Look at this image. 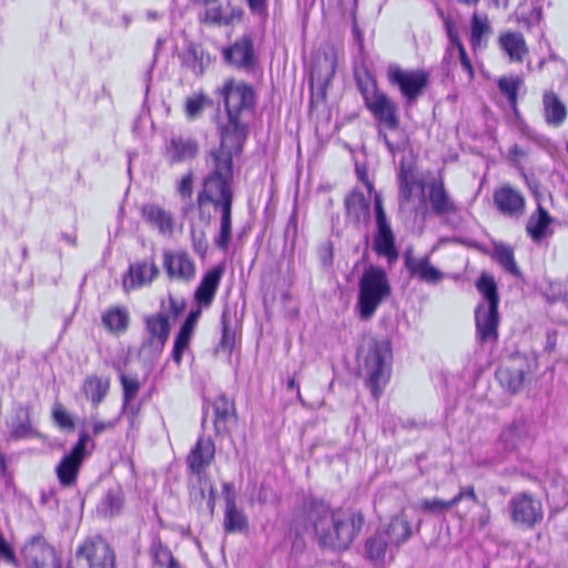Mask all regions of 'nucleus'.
Wrapping results in <instances>:
<instances>
[{
	"label": "nucleus",
	"mask_w": 568,
	"mask_h": 568,
	"mask_svg": "<svg viewBox=\"0 0 568 568\" xmlns=\"http://www.w3.org/2000/svg\"><path fill=\"white\" fill-rule=\"evenodd\" d=\"M215 94L223 102L227 121L220 128V145L207 152L211 155L225 154L233 160L243 153L244 143L248 136V121L252 116L256 94L253 87L233 78L226 79Z\"/></svg>",
	"instance_id": "nucleus-1"
},
{
	"label": "nucleus",
	"mask_w": 568,
	"mask_h": 568,
	"mask_svg": "<svg viewBox=\"0 0 568 568\" xmlns=\"http://www.w3.org/2000/svg\"><path fill=\"white\" fill-rule=\"evenodd\" d=\"M303 516L322 548L346 550L362 530L364 517L353 509H332L323 499L310 496L303 501Z\"/></svg>",
	"instance_id": "nucleus-2"
},
{
	"label": "nucleus",
	"mask_w": 568,
	"mask_h": 568,
	"mask_svg": "<svg viewBox=\"0 0 568 568\" xmlns=\"http://www.w3.org/2000/svg\"><path fill=\"white\" fill-rule=\"evenodd\" d=\"M357 88L363 97L366 109L378 121V139L384 142L388 152L395 155L402 152L408 144L406 134L400 133L396 140H392L384 128L397 131L399 128L398 105L385 92L379 91L373 77L366 74L365 78L356 77Z\"/></svg>",
	"instance_id": "nucleus-3"
},
{
	"label": "nucleus",
	"mask_w": 568,
	"mask_h": 568,
	"mask_svg": "<svg viewBox=\"0 0 568 568\" xmlns=\"http://www.w3.org/2000/svg\"><path fill=\"white\" fill-rule=\"evenodd\" d=\"M205 164L207 173L202 180V187L196 194L195 203L190 202L183 207L184 214L195 207L197 220L204 227L212 222L209 206L212 205L217 211L221 196L224 195L227 185L233 184L234 181V163L225 154H206Z\"/></svg>",
	"instance_id": "nucleus-4"
},
{
	"label": "nucleus",
	"mask_w": 568,
	"mask_h": 568,
	"mask_svg": "<svg viewBox=\"0 0 568 568\" xmlns=\"http://www.w3.org/2000/svg\"><path fill=\"white\" fill-rule=\"evenodd\" d=\"M390 294L386 271L375 265L366 267L358 282L357 308L361 318L369 320Z\"/></svg>",
	"instance_id": "nucleus-5"
},
{
	"label": "nucleus",
	"mask_w": 568,
	"mask_h": 568,
	"mask_svg": "<svg viewBox=\"0 0 568 568\" xmlns=\"http://www.w3.org/2000/svg\"><path fill=\"white\" fill-rule=\"evenodd\" d=\"M364 355V367L367 372V387L375 399H377L390 375L389 359L392 348L387 341L371 338L359 351Z\"/></svg>",
	"instance_id": "nucleus-6"
},
{
	"label": "nucleus",
	"mask_w": 568,
	"mask_h": 568,
	"mask_svg": "<svg viewBox=\"0 0 568 568\" xmlns=\"http://www.w3.org/2000/svg\"><path fill=\"white\" fill-rule=\"evenodd\" d=\"M68 568H116L115 552L102 537L88 538L78 546Z\"/></svg>",
	"instance_id": "nucleus-7"
},
{
	"label": "nucleus",
	"mask_w": 568,
	"mask_h": 568,
	"mask_svg": "<svg viewBox=\"0 0 568 568\" xmlns=\"http://www.w3.org/2000/svg\"><path fill=\"white\" fill-rule=\"evenodd\" d=\"M387 78L396 85L407 105L414 104L428 85V74L424 70H404L398 65H389Z\"/></svg>",
	"instance_id": "nucleus-8"
},
{
	"label": "nucleus",
	"mask_w": 568,
	"mask_h": 568,
	"mask_svg": "<svg viewBox=\"0 0 568 568\" xmlns=\"http://www.w3.org/2000/svg\"><path fill=\"white\" fill-rule=\"evenodd\" d=\"M215 448L211 439L199 438L196 445L192 448L187 456V466L192 475L196 477L199 489L191 496L194 500L205 499V487L207 475L205 468L211 464L214 458Z\"/></svg>",
	"instance_id": "nucleus-9"
},
{
	"label": "nucleus",
	"mask_w": 568,
	"mask_h": 568,
	"mask_svg": "<svg viewBox=\"0 0 568 568\" xmlns=\"http://www.w3.org/2000/svg\"><path fill=\"white\" fill-rule=\"evenodd\" d=\"M508 511L513 523L529 529L534 528L544 517L541 501L526 491L517 493L510 498Z\"/></svg>",
	"instance_id": "nucleus-10"
},
{
	"label": "nucleus",
	"mask_w": 568,
	"mask_h": 568,
	"mask_svg": "<svg viewBox=\"0 0 568 568\" xmlns=\"http://www.w3.org/2000/svg\"><path fill=\"white\" fill-rule=\"evenodd\" d=\"M224 60L236 69L245 71L254 70L257 58L254 51V42L251 34H244L223 51Z\"/></svg>",
	"instance_id": "nucleus-11"
},
{
	"label": "nucleus",
	"mask_w": 568,
	"mask_h": 568,
	"mask_svg": "<svg viewBox=\"0 0 568 568\" xmlns=\"http://www.w3.org/2000/svg\"><path fill=\"white\" fill-rule=\"evenodd\" d=\"M475 323L478 344L484 345L498 341V307H486L484 303L479 304L475 311Z\"/></svg>",
	"instance_id": "nucleus-12"
},
{
	"label": "nucleus",
	"mask_w": 568,
	"mask_h": 568,
	"mask_svg": "<svg viewBox=\"0 0 568 568\" xmlns=\"http://www.w3.org/2000/svg\"><path fill=\"white\" fill-rule=\"evenodd\" d=\"M404 265L410 277L423 283L436 285L444 278V273L432 265L428 256L415 257L412 248L404 253Z\"/></svg>",
	"instance_id": "nucleus-13"
},
{
	"label": "nucleus",
	"mask_w": 568,
	"mask_h": 568,
	"mask_svg": "<svg viewBox=\"0 0 568 568\" xmlns=\"http://www.w3.org/2000/svg\"><path fill=\"white\" fill-rule=\"evenodd\" d=\"M199 151V142L195 139L173 134L165 143L164 155L170 164H176L195 159Z\"/></svg>",
	"instance_id": "nucleus-14"
},
{
	"label": "nucleus",
	"mask_w": 568,
	"mask_h": 568,
	"mask_svg": "<svg viewBox=\"0 0 568 568\" xmlns=\"http://www.w3.org/2000/svg\"><path fill=\"white\" fill-rule=\"evenodd\" d=\"M160 274L155 262L151 260L139 261L130 265L123 277L125 290H135L150 285Z\"/></svg>",
	"instance_id": "nucleus-15"
},
{
	"label": "nucleus",
	"mask_w": 568,
	"mask_h": 568,
	"mask_svg": "<svg viewBox=\"0 0 568 568\" xmlns=\"http://www.w3.org/2000/svg\"><path fill=\"white\" fill-rule=\"evenodd\" d=\"M494 202L498 211L509 217H519L525 211V197L514 187L506 185L494 192Z\"/></svg>",
	"instance_id": "nucleus-16"
},
{
	"label": "nucleus",
	"mask_w": 568,
	"mask_h": 568,
	"mask_svg": "<svg viewBox=\"0 0 568 568\" xmlns=\"http://www.w3.org/2000/svg\"><path fill=\"white\" fill-rule=\"evenodd\" d=\"M145 328L149 337L144 342V346H152L158 353L162 352L171 331L169 316L161 312L148 316L145 318Z\"/></svg>",
	"instance_id": "nucleus-17"
},
{
	"label": "nucleus",
	"mask_w": 568,
	"mask_h": 568,
	"mask_svg": "<svg viewBox=\"0 0 568 568\" xmlns=\"http://www.w3.org/2000/svg\"><path fill=\"white\" fill-rule=\"evenodd\" d=\"M234 192L233 184H229L221 201L217 204L221 212L220 234L215 237L214 243L221 250H226L232 239V207Z\"/></svg>",
	"instance_id": "nucleus-18"
},
{
	"label": "nucleus",
	"mask_w": 568,
	"mask_h": 568,
	"mask_svg": "<svg viewBox=\"0 0 568 568\" xmlns=\"http://www.w3.org/2000/svg\"><path fill=\"white\" fill-rule=\"evenodd\" d=\"M164 268L172 278L191 281L195 275V265L186 252L164 253Z\"/></svg>",
	"instance_id": "nucleus-19"
},
{
	"label": "nucleus",
	"mask_w": 568,
	"mask_h": 568,
	"mask_svg": "<svg viewBox=\"0 0 568 568\" xmlns=\"http://www.w3.org/2000/svg\"><path fill=\"white\" fill-rule=\"evenodd\" d=\"M344 206L347 219L356 225L367 224L371 219V203L359 190H353L346 195Z\"/></svg>",
	"instance_id": "nucleus-20"
},
{
	"label": "nucleus",
	"mask_w": 568,
	"mask_h": 568,
	"mask_svg": "<svg viewBox=\"0 0 568 568\" xmlns=\"http://www.w3.org/2000/svg\"><path fill=\"white\" fill-rule=\"evenodd\" d=\"M383 535L389 541L390 547H399L405 544L413 535L408 516L400 511L392 517L386 527L379 528Z\"/></svg>",
	"instance_id": "nucleus-21"
},
{
	"label": "nucleus",
	"mask_w": 568,
	"mask_h": 568,
	"mask_svg": "<svg viewBox=\"0 0 568 568\" xmlns=\"http://www.w3.org/2000/svg\"><path fill=\"white\" fill-rule=\"evenodd\" d=\"M529 435L528 423L524 418L515 419L501 430L499 443L505 450L514 452L529 439Z\"/></svg>",
	"instance_id": "nucleus-22"
},
{
	"label": "nucleus",
	"mask_w": 568,
	"mask_h": 568,
	"mask_svg": "<svg viewBox=\"0 0 568 568\" xmlns=\"http://www.w3.org/2000/svg\"><path fill=\"white\" fill-rule=\"evenodd\" d=\"M398 180V203L403 209L410 202L415 186L418 184L417 169L414 163L400 161Z\"/></svg>",
	"instance_id": "nucleus-23"
},
{
	"label": "nucleus",
	"mask_w": 568,
	"mask_h": 568,
	"mask_svg": "<svg viewBox=\"0 0 568 568\" xmlns=\"http://www.w3.org/2000/svg\"><path fill=\"white\" fill-rule=\"evenodd\" d=\"M214 419L213 425L216 435H225L230 432V423L235 417V406L225 394H220L212 403Z\"/></svg>",
	"instance_id": "nucleus-24"
},
{
	"label": "nucleus",
	"mask_w": 568,
	"mask_h": 568,
	"mask_svg": "<svg viewBox=\"0 0 568 568\" xmlns=\"http://www.w3.org/2000/svg\"><path fill=\"white\" fill-rule=\"evenodd\" d=\"M552 221L554 219L548 211L541 204H538L536 212L530 214L526 224L528 236L535 243H540L545 237L551 235L552 232L549 230V225Z\"/></svg>",
	"instance_id": "nucleus-25"
},
{
	"label": "nucleus",
	"mask_w": 568,
	"mask_h": 568,
	"mask_svg": "<svg viewBox=\"0 0 568 568\" xmlns=\"http://www.w3.org/2000/svg\"><path fill=\"white\" fill-rule=\"evenodd\" d=\"M544 118L548 125L558 128L567 119V108L558 94L551 90L545 91L542 95Z\"/></svg>",
	"instance_id": "nucleus-26"
},
{
	"label": "nucleus",
	"mask_w": 568,
	"mask_h": 568,
	"mask_svg": "<svg viewBox=\"0 0 568 568\" xmlns=\"http://www.w3.org/2000/svg\"><path fill=\"white\" fill-rule=\"evenodd\" d=\"M223 272V266L217 265L204 274L199 287L195 291V300L200 304L209 306L212 303L216 290L220 285Z\"/></svg>",
	"instance_id": "nucleus-27"
},
{
	"label": "nucleus",
	"mask_w": 568,
	"mask_h": 568,
	"mask_svg": "<svg viewBox=\"0 0 568 568\" xmlns=\"http://www.w3.org/2000/svg\"><path fill=\"white\" fill-rule=\"evenodd\" d=\"M428 200L433 213L437 216H443L456 212V206L447 194L442 181H434L428 184Z\"/></svg>",
	"instance_id": "nucleus-28"
},
{
	"label": "nucleus",
	"mask_w": 568,
	"mask_h": 568,
	"mask_svg": "<svg viewBox=\"0 0 568 568\" xmlns=\"http://www.w3.org/2000/svg\"><path fill=\"white\" fill-rule=\"evenodd\" d=\"M124 506V494L119 485L110 487L102 496L97 507L99 516L113 518L122 513Z\"/></svg>",
	"instance_id": "nucleus-29"
},
{
	"label": "nucleus",
	"mask_w": 568,
	"mask_h": 568,
	"mask_svg": "<svg viewBox=\"0 0 568 568\" xmlns=\"http://www.w3.org/2000/svg\"><path fill=\"white\" fill-rule=\"evenodd\" d=\"M101 322L110 334L121 335L130 324V314L124 306H112L101 315Z\"/></svg>",
	"instance_id": "nucleus-30"
},
{
	"label": "nucleus",
	"mask_w": 568,
	"mask_h": 568,
	"mask_svg": "<svg viewBox=\"0 0 568 568\" xmlns=\"http://www.w3.org/2000/svg\"><path fill=\"white\" fill-rule=\"evenodd\" d=\"M388 549L390 552V558H393L389 541L379 529H377L373 536L367 538L365 542L366 558L371 560L375 566H383L385 564Z\"/></svg>",
	"instance_id": "nucleus-31"
},
{
	"label": "nucleus",
	"mask_w": 568,
	"mask_h": 568,
	"mask_svg": "<svg viewBox=\"0 0 568 568\" xmlns=\"http://www.w3.org/2000/svg\"><path fill=\"white\" fill-rule=\"evenodd\" d=\"M499 45L511 61L523 62L528 54V47L520 32L508 31L500 34Z\"/></svg>",
	"instance_id": "nucleus-32"
},
{
	"label": "nucleus",
	"mask_w": 568,
	"mask_h": 568,
	"mask_svg": "<svg viewBox=\"0 0 568 568\" xmlns=\"http://www.w3.org/2000/svg\"><path fill=\"white\" fill-rule=\"evenodd\" d=\"M110 377H101L98 375H89L85 377L82 392L94 408L104 400L110 389Z\"/></svg>",
	"instance_id": "nucleus-33"
},
{
	"label": "nucleus",
	"mask_w": 568,
	"mask_h": 568,
	"mask_svg": "<svg viewBox=\"0 0 568 568\" xmlns=\"http://www.w3.org/2000/svg\"><path fill=\"white\" fill-rule=\"evenodd\" d=\"M143 219L158 227L162 234H171L173 232L172 215L155 204H148L142 207Z\"/></svg>",
	"instance_id": "nucleus-34"
},
{
	"label": "nucleus",
	"mask_w": 568,
	"mask_h": 568,
	"mask_svg": "<svg viewBox=\"0 0 568 568\" xmlns=\"http://www.w3.org/2000/svg\"><path fill=\"white\" fill-rule=\"evenodd\" d=\"M336 71V58L335 55L324 53L315 62L311 73V84L317 81L322 87H326L331 83Z\"/></svg>",
	"instance_id": "nucleus-35"
},
{
	"label": "nucleus",
	"mask_w": 568,
	"mask_h": 568,
	"mask_svg": "<svg viewBox=\"0 0 568 568\" xmlns=\"http://www.w3.org/2000/svg\"><path fill=\"white\" fill-rule=\"evenodd\" d=\"M37 434V430L31 426L29 408L19 405L10 424V436L13 439H21L36 436Z\"/></svg>",
	"instance_id": "nucleus-36"
},
{
	"label": "nucleus",
	"mask_w": 568,
	"mask_h": 568,
	"mask_svg": "<svg viewBox=\"0 0 568 568\" xmlns=\"http://www.w3.org/2000/svg\"><path fill=\"white\" fill-rule=\"evenodd\" d=\"M525 375L526 372L523 368L510 366H501L496 371V378L499 384L513 394L518 393L523 388Z\"/></svg>",
	"instance_id": "nucleus-37"
},
{
	"label": "nucleus",
	"mask_w": 568,
	"mask_h": 568,
	"mask_svg": "<svg viewBox=\"0 0 568 568\" xmlns=\"http://www.w3.org/2000/svg\"><path fill=\"white\" fill-rule=\"evenodd\" d=\"M243 14L244 11L240 7H231L230 12H226L221 6H217L205 11L204 22L214 26H230L234 21H241Z\"/></svg>",
	"instance_id": "nucleus-38"
},
{
	"label": "nucleus",
	"mask_w": 568,
	"mask_h": 568,
	"mask_svg": "<svg viewBox=\"0 0 568 568\" xmlns=\"http://www.w3.org/2000/svg\"><path fill=\"white\" fill-rule=\"evenodd\" d=\"M224 529L226 532L245 531L248 529V520L243 511L237 509L233 498H227L224 515Z\"/></svg>",
	"instance_id": "nucleus-39"
},
{
	"label": "nucleus",
	"mask_w": 568,
	"mask_h": 568,
	"mask_svg": "<svg viewBox=\"0 0 568 568\" xmlns=\"http://www.w3.org/2000/svg\"><path fill=\"white\" fill-rule=\"evenodd\" d=\"M222 336L216 352L232 354L235 346V331L233 328V315L229 308H224L221 315Z\"/></svg>",
	"instance_id": "nucleus-40"
},
{
	"label": "nucleus",
	"mask_w": 568,
	"mask_h": 568,
	"mask_svg": "<svg viewBox=\"0 0 568 568\" xmlns=\"http://www.w3.org/2000/svg\"><path fill=\"white\" fill-rule=\"evenodd\" d=\"M373 248L377 255L387 258L389 267L398 260L395 235H375Z\"/></svg>",
	"instance_id": "nucleus-41"
},
{
	"label": "nucleus",
	"mask_w": 568,
	"mask_h": 568,
	"mask_svg": "<svg viewBox=\"0 0 568 568\" xmlns=\"http://www.w3.org/2000/svg\"><path fill=\"white\" fill-rule=\"evenodd\" d=\"M493 258L514 276H520V270L515 261L514 250L505 244H495Z\"/></svg>",
	"instance_id": "nucleus-42"
},
{
	"label": "nucleus",
	"mask_w": 568,
	"mask_h": 568,
	"mask_svg": "<svg viewBox=\"0 0 568 568\" xmlns=\"http://www.w3.org/2000/svg\"><path fill=\"white\" fill-rule=\"evenodd\" d=\"M182 64L195 75H202L205 69L203 50L199 45L190 43L182 54Z\"/></svg>",
	"instance_id": "nucleus-43"
},
{
	"label": "nucleus",
	"mask_w": 568,
	"mask_h": 568,
	"mask_svg": "<svg viewBox=\"0 0 568 568\" xmlns=\"http://www.w3.org/2000/svg\"><path fill=\"white\" fill-rule=\"evenodd\" d=\"M81 464L68 455L61 459L57 466V475L62 486H71L75 481Z\"/></svg>",
	"instance_id": "nucleus-44"
},
{
	"label": "nucleus",
	"mask_w": 568,
	"mask_h": 568,
	"mask_svg": "<svg viewBox=\"0 0 568 568\" xmlns=\"http://www.w3.org/2000/svg\"><path fill=\"white\" fill-rule=\"evenodd\" d=\"M476 287L486 300V307H498L499 296L497 292V285L491 275L485 273L481 274V276L477 280Z\"/></svg>",
	"instance_id": "nucleus-45"
},
{
	"label": "nucleus",
	"mask_w": 568,
	"mask_h": 568,
	"mask_svg": "<svg viewBox=\"0 0 568 568\" xmlns=\"http://www.w3.org/2000/svg\"><path fill=\"white\" fill-rule=\"evenodd\" d=\"M151 554L154 562L161 568H180V564L173 557L171 550L164 546L160 540L153 541L151 546Z\"/></svg>",
	"instance_id": "nucleus-46"
},
{
	"label": "nucleus",
	"mask_w": 568,
	"mask_h": 568,
	"mask_svg": "<svg viewBox=\"0 0 568 568\" xmlns=\"http://www.w3.org/2000/svg\"><path fill=\"white\" fill-rule=\"evenodd\" d=\"M491 27L489 24L487 16L480 18L477 13L471 17L470 23V43L474 48L481 44V40L485 36L491 33Z\"/></svg>",
	"instance_id": "nucleus-47"
},
{
	"label": "nucleus",
	"mask_w": 568,
	"mask_h": 568,
	"mask_svg": "<svg viewBox=\"0 0 568 568\" xmlns=\"http://www.w3.org/2000/svg\"><path fill=\"white\" fill-rule=\"evenodd\" d=\"M524 81L520 77H501L498 80L499 91L508 99L509 104L516 109L518 90Z\"/></svg>",
	"instance_id": "nucleus-48"
},
{
	"label": "nucleus",
	"mask_w": 568,
	"mask_h": 568,
	"mask_svg": "<svg viewBox=\"0 0 568 568\" xmlns=\"http://www.w3.org/2000/svg\"><path fill=\"white\" fill-rule=\"evenodd\" d=\"M374 211L377 232L375 235H395L390 227L386 212L383 206V199L379 194L374 196Z\"/></svg>",
	"instance_id": "nucleus-49"
},
{
	"label": "nucleus",
	"mask_w": 568,
	"mask_h": 568,
	"mask_svg": "<svg viewBox=\"0 0 568 568\" xmlns=\"http://www.w3.org/2000/svg\"><path fill=\"white\" fill-rule=\"evenodd\" d=\"M212 101L204 94L189 97L185 100L184 112L189 120L193 121L202 115L206 105H211Z\"/></svg>",
	"instance_id": "nucleus-50"
},
{
	"label": "nucleus",
	"mask_w": 568,
	"mask_h": 568,
	"mask_svg": "<svg viewBox=\"0 0 568 568\" xmlns=\"http://www.w3.org/2000/svg\"><path fill=\"white\" fill-rule=\"evenodd\" d=\"M193 329L187 328L185 326H181L178 335L175 336L172 357L176 365L181 364L182 355L184 351L189 347L191 337L193 335Z\"/></svg>",
	"instance_id": "nucleus-51"
},
{
	"label": "nucleus",
	"mask_w": 568,
	"mask_h": 568,
	"mask_svg": "<svg viewBox=\"0 0 568 568\" xmlns=\"http://www.w3.org/2000/svg\"><path fill=\"white\" fill-rule=\"evenodd\" d=\"M120 383L123 388V407L125 408L139 393L141 384L136 376H129L124 373H121Z\"/></svg>",
	"instance_id": "nucleus-52"
},
{
	"label": "nucleus",
	"mask_w": 568,
	"mask_h": 568,
	"mask_svg": "<svg viewBox=\"0 0 568 568\" xmlns=\"http://www.w3.org/2000/svg\"><path fill=\"white\" fill-rule=\"evenodd\" d=\"M453 507L450 500H443L439 498L423 499L420 503V510L425 514L438 515L447 511Z\"/></svg>",
	"instance_id": "nucleus-53"
},
{
	"label": "nucleus",
	"mask_w": 568,
	"mask_h": 568,
	"mask_svg": "<svg viewBox=\"0 0 568 568\" xmlns=\"http://www.w3.org/2000/svg\"><path fill=\"white\" fill-rule=\"evenodd\" d=\"M37 549L42 550L43 552H47L49 555H53V551L45 546V542L42 537L36 536L32 537L29 544L26 545L23 551L29 561H31L34 566L39 567L40 561L37 557L32 556V552Z\"/></svg>",
	"instance_id": "nucleus-54"
},
{
	"label": "nucleus",
	"mask_w": 568,
	"mask_h": 568,
	"mask_svg": "<svg viewBox=\"0 0 568 568\" xmlns=\"http://www.w3.org/2000/svg\"><path fill=\"white\" fill-rule=\"evenodd\" d=\"M191 237L194 252L204 257L209 247L205 230L193 226L191 229Z\"/></svg>",
	"instance_id": "nucleus-55"
},
{
	"label": "nucleus",
	"mask_w": 568,
	"mask_h": 568,
	"mask_svg": "<svg viewBox=\"0 0 568 568\" xmlns=\"http://www.w3.org/2000/svg\"><path fill=\"white\" fill-rule=\"evenodd\" d=\"M53 419L55 424L68 430H73L75 427V424L71 417V415L63 408L62 405L57 404L52 412Z\"/></svg>",
	"instance_id": "nucleus-56"
},
{
	"label": "nucleus",
	"mask_w": 568,
	"mask_h": 568,
	"mask_svg": "<svg viewBox=\"0 0 568 568\" xmlns=\"http://www.w3.org/2000/svg\"><path fill=\"white\" fill-rule=\"evenodd\" d=\"M176 191L179 195L182 197V200L189 201V203L192 200L193 195V172L189 171L186 174H184L176 187Z\"/></svg>",
	"instance_id": "nucleus-57"
},
{
	"label": "nucleus",
	"mask_w": 568,
	"mask_h": 568,
	"mask_svg": "<svg viewBox=\"0 0 568 568\" xmlns=\"http://www.w3.org/2000/svg\"><path fill=\"white\" fill-rule=\"evenodd\" d=\"M542 19V9L540 6H535L528 13L521 12L519 22L524 23L527 28H531L540 23Z\"/></svg>",
	"instance_id": "nucleus-58"
},
{
	"label": "nucleus",
	"mask_w": 568,
	"mask_h": 568,
	"mask_svg": "<svg viewBox=\"0 0 568 568\" xmlns=\"http://www.w3.org/2000/svg\"><path fill=\"white\" fill-rule=\"evenodd\" d=\"M251 13L262 21H265L268 17V3L267 0H245Z\"/></svg>",
	"instance_id": "nucleus-59"
},
{
	"label": "nucleus",
	"mask_w": 568,
	"mask_h": 568,
	"mask_svg": "<svg viewBox=\"0 0 568 568\" xmlns=\"http://www.w3.org/2000/svg\"><path fill=\"white\" fill-rule=\"evenodd\" d=\"M89 440H90L89 434L85 432H82L79 436L78 443L72 447L71 452L67 455L71 456L73 459H77L80 463H82L84 455H85V446Z\"/></svg>",
	"instance_id": "nucleus-60"
},
{
	"label": "nucleus",
	"mask_w": 568,
	"mask_h": 568,
	"mask_svg": "<svg viewBox=\"0 0 568 568\" xmlns=\"http://www.w3.org/2000/svg\"><path fill=\"white\" fill-rule=\"evenodd\" d=\"M444 27H445L446 34L449 39V42L454 47L462 44L457 24H456L455 20L453 18H445Z\"/></svg>",
	"instance_id": "nucleus-61"
},
{
	"label": "nucleus",
	"mask_w": 568,
	"mask_h": 568,
	"mask_svg": "<svg viewBox=\"0 0 568 568\" xmlns=\"http://www.w3.org/2000/svg\"><path fill=\"white\" fill-rule=\"evenodd\" d=\"M297 232H298L297 215H296V212L294 211L291 214V216L286 223L285 230H284L285 240L291 241L292 246L295 244V241L297 237Z\"/></svg>",
	"instance_id": "nucleus-62"
},
{
	"label": "nucleus",
	"mask_w": 568,
	"mask_h": 568,
	"mask_svg": "<svg viewBox=\"0 0 568 568\" xmlns=\"http://www.w3.org/2000/svg\"><path fill=\"white\" fill-rule=\"evenodd\" d=\"M463 499H470L475 504H479V499L475 493L474 486H467V487L460 488L459 493L454 498L450 499V504H453V507H454Z\"/></svg>",
	"instance_id": "nucleus-63"
},
{
	"label": "nucleus",
	"mask_w": 568,
	"mask_h": 568,
	"mask_svg": "<svg viewBox=\"0 0 568 568\" xmlns=\"http://www.w3.org/2000/svg\"><path fill=\"white\" fill-rule=\"evenodd\" d=\"M459 53V60L463 69L468 73L469 78H474V68L470 62V59L468 58L466 53L465 47L462 44L456 47Z\"/></svg>",
	"instance_id": "nucleus-64"
}]
</instances>
